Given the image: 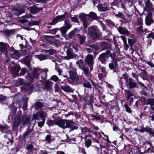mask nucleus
I'll return each instance as SVG.
<instances>
[{
    "instance_id": "nucleus-1",
    "label": "nucleus",
    "mask_w": 154,
    "mask_h": 154,
    "mask_svg": "<svg viewBox=\"0 0 154 154\" xmlns=\"http://www.w3.org/2000/svg\"><path fill=\"white\" fill-rule=\"evenodd\" d=\"M87 35L92 40H96L101 36L99 30L96 26H92L88 28Z\"/></svg>"
},
{
    "instance_id": "nucleus-2",
    "label": "nucleus",
    "mask_w": 154,
    "mask_h": 154,
    "mask_svg": "<svg viewBox=\"0 0 154 154\" xmlns=\"http://www.w3.org/2000/svg\"><path fill=\"white\" fill-rule=\"evenodd\" d=\"M30 119L29 117L26 116H24L21 119L19 117H16L14 120L12 128L16 129L18 127L20 123H22V125L26 124L29 122Z\"/></svg>"
},
{
    "instance_id": "nucleus-3",
    "label": "nucleus",
    "mask_w": 154,
    "mask_h": 154,
    "mask_svg": "<svg viewBox=\"0 0 154 154\" xmlns=\"http://www.w3.org/2000/svg\"><path fill=\"white\" fill-rule=\"evenodd\" d=\"M41 70L39 69H35L33 71V76H32L29 74H28L25 76L27 81L30 82V84L35 78L37 79H40L39 76Z\"/></svg>"
},
{
    "instance_id": "nucleus-4",
    "label": "nucleus",
    "mask_w": 154,
    "mask_h": 154,
    "mask_svg": "<svg viewBox=\"0 0 154 154\" xmlns=\"http://www.w3.org/2000/svg\"><path fill=\"white\" fill-rule=\"evenodd\" d=\"M76 63L79 66V68L82 69L83 71V73L87 77L89 75V69L86 66L83 65V61L80 59L76 62Z\"/></svg>"
},
{
    "instance_id": "nucleus-5",
    "label": "nucleus",
    "mask_w": 154,
    "mask_h": 154,
    "mask_svg": "<svg viewBox=\"0 0 154 154\" xmlns=\"http://www.w3.org/2000/svg\"><path fill=\"white\" fill-rule=\"evenodd\" d=\"M110 53V51L108 50L106 52L103 53L99 55L98 59L101 63L105 64L108 58V54Z\"/></svg>"
},
{
    "instance_id": "nucleus-6",
    "label": "nucleus",
    "mask_w": 154,
    "mask_h": 154,
    "mask_svg": "<svg viewBox=\"0 0 154 154\" xmlns=\"http://www.w3.org/2000/svg\"><path fill=\"white\" fill-rule=\"evenodd\" d=\"M69 74L70 78L73 81H78L79 79V77L78 75L76 68H73L69 71Z\"/></svg>"
},
{
    "instance_id": "nucleus-7",
    "label": "nucleus",
    "mask_w": 154,
    "mask_h": 154,
    "mask_svg": "<svg viewBox=\"0 0 154 154\" xmlns=\"http://www.w3.org/2000/svg\"><path fill=\"white\" fill-rule=\"evenodd\" d=\"M85 61L89 67L91 71L93 69L94 65L93 56L92 55L88 54L85 58Z\"/></svg>"
},
{
    "instance_id": "nucleus-8",
    "label": "nucleus",
    "mask_w": 154,
    "mask_h": 154,
    "mask_svg": "<svg viewBox=\"0 0 154 154\" xmlns=\"http://www.w3.org/2000/svg\"><path fill=\"white\" fill-rule=\"evenodd\" d=\"M125 94L127 100L128 101L130 104L133 101V98L132 97L133 95V93L128 90H125Z\"/></svg>"
},
{
    "instance_id": "nucleus-9",
    "label": "nucleus",
    "mask_w": 154,
    "mask_h": 154,
    "mask_svg": "<svg viewBox=\"0 0 154 154\" xmlns=\"http://www.w3.org/2000/svg\"><path fill=\"white\" fill-rule=\"evenodd\" d=\"M152 14L150 12H149L146 17L145 23L147 25L150 26L152 23H153L154 21L152 18Z\"/></svg>"
},
{
    "instance_id": "nucleus-10",
    "label": "nucleus",
    "mask_w": 154,
    "mask_h": 154,
    "mask_svg": "<svg viewBox=\"0 0 154 154\" xmlns=\"http://www.w3.org/2000/svg\"><path fill=\"white\" fill-rule=\"evenodd\" d=\"M55 125H57L60 127L63 128H65V121L61 119L60 118L57 117L55 119Z\"/></svg>"
},
{
    "instance_id": "nucleus-11",
    "label": "nucleus",
    "mask_w": 154,
    "mask_h": 154,
    "mask_svg": "<svg viewBox=\"0 0 154 154\" xmlns=\"http://www.w3.org/2000/svg\"><path fill=\"white\" fill-rule=\"evenodd\" d=\"M48 71V70L47 68L45 69L42 71H41L40 76L42 80H40V81L43 82L44 80H45L47 75V72Z\"/></svg>"
},
{
    "instance_id": "nucleus-12",
    "label": "nucleus",
    "mask_w": 154,
    "mask_h": 154,
    "mask_svg": "<svg viewBox=\"0 0 154 154\" xmlns=\"http://www.w3.org/2000/svg\"><path fill=\"white\" fill-rule=\"evenodd\" d=\"M0 51L1 54H5L7 52L6 45L2 42H0Z\"/></svg>"
},
{
    "instance_id": "nucleus-13",
    "label": "nucleus",
    "mask_w": 154,
    "mask_h": 154,
    "mask_svg": "<svg viewBox=\"0 0 154 154\" xmlns=\"http://www.w3.org/2000/svg\"><path fill=\"white\" fill-rule=\"evenodd\" d=\"M118 31L121 34H124L127 36L130 35V32L127 30L122 27H120L118 29Z\"/></svg>"
},
{
    "instance_id": "nucleus-14",
    "label": "nucleus",
    "mask_w": 154,
    "mask_h": 154,
    "mask_svg": "<svg viewBox=\"0 0 154 154\" xmlns=\"http://www.w3.org/2000/svg\"><path fill=\"white\" fill-rule=\"evenodd\" d=\"M144 145H147L149 146V147L148 148L146 151L144 152H148L150 150H151V152H153L154 150V147L152 145L151 143L148 142H146L144 143Z\"/></svg>"
},
{
    "instance_id": "nucleus-15",
    "label": "nucleus",
    "mask_w": 154,
    "mask_h": 154,
    "mask_svg": "<svg viewBox=\"0 0 154 154\" xmlns=\"http://www.w3.org/2000/svg\"><path fill=\"white\" fill-rule=\"evenodd\" d=\"M106 5V6L104 7L103 6L102 4H99L97 5V7L99 11H105L109 10V8L107 6V5L106 4V5Z\"/></svg>"
},
{
    "instance_id": "nucleus-16",
    "label": "nucleus",
    "mask_w": 154,
    "mask_h": 154,
    "mask_svg": "<svg viewBox=\"0 0 154 154\" xmlns=\"http://www.w3.org/2000/svg\"><path fill=\"white\" fill-rule=\"evenodd\" d=\"M78 41L79 43L82 45L85 42L86 39V37L85 36H83L79 34L78 35Z\"/></svg>"
},
{
    "instance_id": "nucleus-17",
    "label": "nucleus",
    "mask_w": 154,
    "mask_h": 154,
    "mask_svg": "<svg viewBox=\"0 0 154 154\" xmlns=\"http://www.w3.org/2000/svg\"><path fill=\"white\" fill-rule=\"evenodd\" d=\"M118 66L117 61H112V63H109V67L110 69H114L116 68Z\"/></svg>"
},
{
    "instance_id": "nucleus-18",
    "label": "nucleus",
    "mask_w": 154,
    "mask_h": 154,
    "mask_svg": "<svg viewBox=\"0 0 154 154\" xmlns=\"http://www.w3.org/2000/svg\"><path fill=\"white\" fill-rule=\"evenodd\" d=\"M35 56L36 58L38 59L40 61L47 60L48 59V55H44L42 54L39 55H36Z\"/></svg>"
},
{
    "instance_id": "nucleus-19",
    "label": "nucleus",
    "mask_w": 154,
    "mask_h": 154,
    "mask_svg": "<svg viewBox=\"0 0 154 154\" xmlns=\"http://www.w3.org/2000/svg\"><path fill=\"white\" fill-rule=\"evenodd\" d=\"M61 88L66 92H73L72 89L69 86L67 85L63 86L61 87Z\"/></svg>"
},
{
    "instance_id": "nucleus-20",
    "label": "nucleus",
    "mask_w": 154,
    "mask_h": 154,
    "mask_svg": "<svg viewBox=\"0 0 154 154\" xmlns=\"http://www.w3.org/2000/svg\"><path fill=\"white\" fill-rule=\"evenodd\" d=\"M101 46L103 49H110L111 48V45L106 42H103L101 44Z\"/></svg>"
},
{
    "instance_id": "nucleus-21",
    "label": "nucleus",
    "mask_w": 154,
    "mask_h": 154,
    "mask_svg": "<svg viewBox=\"0 0 154 154\" xmlns=\"http://www.w3.org/2000/svg\"><path fill=\"white\" fill-rule=\"evenodd\" d=\"M42 8H38L36 7H32L31 8V11L32 14H35L38 13L39 11H41Z\"/></svg>"
},
{
    "instance_id": "nucleus-22",
    "label": "nucleus",
    "mask_w": 154,
    "mask_h": 154,
    "mask_svg": "<svg viewBox=\"0 0 154 154\" xmlns=\"http://www.w3.org/2000/svg\"><path fill=\"white\" fill-rule=\"evenodd\" d=\"M20 69V66H18L13 67L11 69L12 72L14 75H17L18 74Z\"/></svg>"
},
{
    "instance_id": "nucleus-23",
    "label": "nucleus",
    "mask_w": 154,
    "mask_h": 154,
    "mask_svg": "<svg viewBox=\"0 0 154 154\" xmlns=\"http://www.w3.org/2000/svg\"><path fill=\"white\" fill-rule=\"evenodd\" d=\"M88 46L91 48L93 52H96L99 49V47L97 45H88Z\"/></svg>"
},
{
    "instance_id": "nucleus-24",
    "label": "nucleus",
    "mask_w": 154,
    "mask_h": 154,
    "mask_svg": "<svg viewBox=\"0 0 154 154\" xmlns=\"http://www.w3.org/2000/svg\"><path fill=\"white\" fill-rule=\"evenodd\" d=\"M32 132V130L28 128L26 132L23 134V136L24 139L28 137L29 135Z\"/></svg>"
},
{
    "instance_id": "nucleus-25",
    "label": "nucleus",
    "mask_w": 154,
    "mask_h": 154,
    "mask_svg": "<svg viewBox=\"0 0 154 154\" xmlns=\"http://www.w3.org/2000/svg\"><path fill=\"white\" fill-rule=\"evenodd\" d=\"M78 29H74L73 30L71 31L68 35V37L70 38H72L75 35V33L77 32Z\"/></svg>"
},
{
    "instance_id": "nucleus-26",
    "label": "nucleus",
    "mask_w": 154,
    "mask_h": 154,
    "mask_svg": "<svg viewBox=\"0 0 154 154\" xmlns=\"http://www.w3.org/2000/svg\"><path fill=\"white\" fill-rule=\"evenodd\" d=\"M20 55L18 51H15L11 54V57L13 58L17 59L20 57Z\"/></svg>"
},
{
    "instance_id": "nucleus-27",
    "label": "nucleus",
    "mask_w": 154,
    "mask_h": 154,
    "mask_svg": "<svg viewBox=\"0 0 154 154\" xmlns=\"http://www.w3.org/2000/svg\"><path fill=\"white\" fill-rule=\"evenodd\" d=\"M51 45H54L56 47H57L59 45L60 43L59 42L57 39H53L50 43Z\"/></svg>"
},
{
    "instance_id": "nucleus-28",
    "label": "nucleus",
    "mask_w": 154,
    "mask_h": 154,
    "mask_svg": "<svg viewBox=\"0 0 154 154\" xmlns=\"http://www.w3.org/2000/svg\"><path fill=\"white\" fill-rule=\"evenodd\" d=\"M129 85L130 88H133L135 87L137 85L136 84L132 82L131 79L129 80L128 82H127Z\"/></svg>"
},
{
    "instance_id": "nucleus-29",
    "label": "nucleus",
    "mask_w": 154,
    "mask_h": 154,
    "mask_svg": "<svg viewBox=\"0 0 154 154\" xmlns=\"http://www.w3.org/2000/svg\"><path fill=\"white\" fill-rule=\"evenodd\" d=\"M43 37L45 39L47 40L50 43H51V41L54 38V37L53 36H51L44 35Z\"/></svg>"
},
{
    "instance_id": "nucleus-30",
    "label": "nucleus",
    "mask_w": 154,
    "mask_h": 154,
    "mask_svg": "<svg viewBox=\"0 0 154 154\" xmlns=\"http://www.w3.org/2000/svg\"><path fill=\"white\" fill-rule=\"evenodd\" d=\"M44 51L50 55H52L56 53V51L54 49L44 50Z\"/></svg>"
},
{
    "instance_id": "nucleus-31",
    "label": "nucleus",
    "mask_w": 154,
    "mask_h": 154,
    "mask_svg": "<svg viewBox=\"0 0 154 154\" xmlns=\"http://www.w3.org/2000/svg\"><path fill=\"white\" fill-rule=\"evenodd\" d=\"M128 43L129 45L132 47V46L133 45V44H134V43H135L137 41L136 40V39L134 38L133 39H130L128 38Z\"/></svg>"
},
{
    "instance_id": "nucleus-32",
    "label": "nucleus",
    "mask_w": 154,
    "mask_h": 154,
    "mask_svg": "<svg viewBox=\"0 0 154 154\" xmlns=\"http://www.w3.org/2000/svg\"><path fill=\"white\" fill-rule=\"evenodd\" d=\"M65 121L66 123V125L65 126V128L67 127L70 128L72 125L73 122L72 121L66 120Z\"/></svg>"
},
{
    "instance_id": "nucleus-33",
    "label": "nucleus",
    "mask_w": 154,
    "mask_h": 154,
    "mask_svg": "<svg viewBox=\"0 0 154 154\" xmlns=\"http://www.w3.org/2000/svg\"><path fill=\"white\" fill-rule=\"evenodd\" d=\"M54 115H53L52 117L54 119V121L50 120L48 121L47 123L49 126H53L54 125H55V119H54Z\"/></svg>"
},
{
    "instance_id": "nucleus-34",
    "label": "nucleus",
    "mask_w": 154,
    "mask_h": 154,
    "mask_svg": "<svg viewBox=\"0 0 154 154\" xmlns=\"http://www.w3.org/2000/svg\"><path fill=\"white\" fill-rule=\"evenodd\" d=\"M144 132H147L151 134H152L153 133L152 129L150 128L146 127L144 128Z\"/></svg>"
},
{
    "instance_id": "nucleus-35",
    "label": "nucleus",
    "mask_w": 154,
    "mask_h": 154,
    "mask_svg": "<svg viewBox=\"0 0 154 154\" xmlns=\"http://www.w3.org/2000/svg\"><path fill=\"white\" fill-rule=\"evenodd\" d=\"M43 106L42 103L41 102H37L35 103V107L36 109H38L41 108Z\"/></svg>"
},
{
    "instance_id": "nucleus-36",
    "label": "nucleus",
    "mask_w": 154,
    "mask_h": 154,
    "mask_svg": "<svg viewBox=\"0 0 154 154\" xmlns=\"http://www.w3.org/2000/svg\"><path fill=\"white\" fill-rule=\"evenodd\" d=\"M89 17L91 18L94 19H97V17L96 14L94 12H91L89 13Z\"/></svg>"
},
{
    "instance_id": "nucleus-37",
    "label": "nucleus",
    "mask_w": 154,
    "mask_h": 154,
    "mask_svg": "<svg viewBox=\"0 0 154 154\" xmlns=\"http://www.w3.org/2000/svg\"><path fill=\"white\" fill-rule=\"evenodd\" d=\"M60 29L61 33L64 35H65L66 33L68 30V29L66 28V27L64 26L62 27Z\"/></svg>"
},
{
    "instance_id": "nucleus-38",
    "label": "nucleus",
    "mask_w": 154,
    "mask_h": 154,
    "mask_svg": "<svg viewBox=\"0 0 154 154\" xmlns=\"http://www.w3.org/2000/svg\"><path fill=\"white\" fill-rule=\"evenodd\" d=\"M79 17L82 22L86 20L85 18V15L84 13L80 14L79 16Z\"/></svg>"
},
{
    "instance_id": "nucleus-39",
    "label": "nucleus",
    "mask_w": 154,
    "mask_h": 154,
    "mask_svg": "<svg viewBox=\"0 0 154 154\" xmlns=\"http://www.w3.org/2000/svg\"><path fill=\"white\" fill-rule=\"evenodd\" d=\"M52 85V83L50 82H46L45 85V88L46 89L50 88Z\"/></svg>"
},
{
    "instance_id": "nucleus-40",
    "label": "nucleus",
    "mask_w": 154,
    "mask_h": 154,
    "mask_svg": "<svg viewBox=\"0 0 154 154\" xmlns=\"http://www.w3.org/2000/svg\"><path fill=\"white\" fill-rule=\"evenodd\" d=\"M21 62L24 63L25 65L27 66H29L30 63V61L26 59H21L20 60Z\"/></svg>"
},
{
    "instance_id": "nucleus-41",
    "label": "nucleus",
    "mask_w": 154,
    "mask_h": 154,
    "mask_svg": "<svg viewBox=\"0 0 154 154\" xmlns=\"http://www.w3.org/2000/svg\"><path fill=\"white\" fill-rule=\"evenodd\" d=\"M136 31L138 34H140L143 32V27L142 26H140L136 28Z\"/></svg>"
},
{
    "instance_id": "nucleus-42",
    "label": "nucleus",
    "mask_w": 154,
    "mask_h": 154,
    "mask_svg": "<svg viewBox=\"0 0 154 154\" xmlns=\"http://www.w3.org/2000/svg\"><path fill=\"white\" fill-rule=\"evenodd\" d=\"M56 17L59 21H62L65 18V14L61 15L58 16Z\"/></svg>"
},
{
    "instance_id": "nucleus-43",
    "label": "nucleus",
    "mask_w": 154,
    "mask_h": 154,
    "mask_svg": "<svg viewBox=\"0 0 154 154\" xmlns=\"http://www.w3.org/2000/svg\"><path fill=\"white\" fill-rule=\"evenodd\" d=\"M109 54H110V56L112 59V60L117 61L116 59V55L115 52H113L112 53H111L110 52V53Z\"/></svg>"
},
{
    "instance_id": "nucleus-44",
    "label": "nucleus",
    "mask_w": 154,
    "mask_h": 154,
    "mask_svg": "<svg viewBox=\"0 0 154 154\" xmlns=\"http://www.w3.org/2000/svg\"><path fill=\"white\" fill-rule=\"evenodd\" d=\"M99 72H101V73L103 74L104 75L105 74L106 75L107 72L106 70V68L105 67H102L100 68L99 70H98Z\"/></svg>"
},
{
    "instance_id": "nucleus-45",
    "label": "nucleus",
    "mask_w": 154,
    "mask_h": 154,
    "mask_svg": "<svg viewBox=\"0 0 154 154\" xmlns=\"http://www.w3.org/2000/svg\"><path fill=\"white\" fill-rule=\"evenodd\" d=\"M92 141L91 140H86L85 142V146L88 148L91 145Z\"/></svg>"
},
{
    "instance_id": "nucleus-46",
    "label": "nucleus",
    "mask_w": 154,
    "mask_h": 154,
    "mask_svg": "<svg viewBox=\"0 0 154 154\" xmlns=\"http://www.w3.org/2000/svg\"><path fill=\"white\" fill-rule=\"evenodd\" d=\"M147 104H149L152 106L154 105V99H149L147 100Z\"/></svg>"
},
{
    "instance_id": "nucleus-47",
    "label": "nucleus",
    "mask_w": 154,
    "mask_h": 154,
    "mask_svg": "<svg viewBox=\"0 0 154 154\" xmlns=\"http://www.w3.org/2000/svg\"><path fill=\"white\" fill-rule=\"evenodd\" d=\"M136 23L137 25L140 26H142L143 24L142 19L140 18H138Z\"/></svg>"
},
{
    "instance_id": "nucleus-48",
    "label": "nucleus",
    "mask_w": 154,
    "mask_h": 154,
    "mask_svg": "<svg viewBox=\"0 0 154 154\" xmlns=\"http://www.w3.org/2000/svg\"><path fill=\"white\" fill-rule=\"evenodd\" d=\"M39 24V22L37 21H33L29 23V25L30 26H32L33 25H38Z\"/></svg>"
},
{
    "instance_id": "nucleus-49",
    "label": "nucleus",
    "mask_w": 154,
    "mask_h": 154,
    "mask_svg": "<svg viewBox=\"0 0 154 154\" xmlns=\"http://www.w3.org/2000/svg\"><path fill=\"white\" fill-rule=\"evenodd\" d=\"M149 1H146L145 2L146 10L149 9L151 7V5Z\"/></svg>"
},
{
    "instance_id": "nucleus-50",
    "label": "nucleus",
    "mask_w": 154,
    "mask_h": 154,
    "mask_svg": "<svg viewBox=\"0 0 154 154\" xmlns=\"http://www.w3.org/2000/svg\"><path fill=\"white\" fill-rule=\"evenodd\" d=\"M65 27H66V28L68 29H70L71 26V25L69 23L68 21L66 20H65Z\"/></svg>"
},
{
    "instance_id": "nucleus-51",
    "label": "nucleus",
    "mask_w": 154,
    "mask_h": 154,
    "mask_svg": "<svg viewBox=\"0 0 154 154\" xmlns=\"http://www.w3.org/2000/svg\"><path fill=\"white\" fill-rule=\"evenodd\" d=\"M39 115L41 117L44 118L46 117L47 114L45 112L41 111L39 112Z\"/></svg>"
},
{
    "instance_id": "nucleus-52",
    "label": "nucleus",
    "mask_w": 154,
    "mask_h": 154,
    "mask_svg": "<svg viewBox=\"0 0 154 154\" xmlns=\"http://www.w3.org/2000/svg\"><path fill=\"white\" fill-rule=\"evenodd\" d=\"M45 121V119H44L42 121L38 122V126L40 128H42L44 125Z\"/></svg>"
},
{
    "instance_id": "nucleus-53",
    "label": "nucleus",
    "mask_w": 154,
    "mask_h": 154,
    "mask_svg": "<svg viewBox=\"0 0 154 154\" xmlns=\"http://www.w3.org/2000/svg\"><path fill=\"white\" fill-rule=\"evenodd\" d=\"M59 20H57V17H56L52 21V22L51 23H48V24H51L52 25H54L55 24H56L58 22H59Z\"/></svg>"
},
{
    "instance_id": "nucleus-54",
    "label": "nucleus",
    "mask_w": 154,
    "mask_h": 154,
    "mask_svg": "<svg viewBox=\"0 0 154 154\" xmlns=\"http://www.w3.org/2000/svg\"><path fill=\"white\" fill-rule=\"evenodd\" d=\"M59 20H57V17H56L52 21V22L51 23H48V24H51L52 25H54L55 24H56L58 22H59Z\"/></svg>"
},
{
    "instance_id": "nucleus-55",
    "label": "nucleus",
    "mask_w": 154,
    "mask_h": 154,
    "mask_svg": "<svg viewBox=\"0 0 154 154\" xmlns=\"http://www.w3.org/2000/svg\"><path fill=\"white\" fill-rule=\"evenodd\" d=\"M83 85L85 87L88 88H90L91 86V85L90 83L89 82H85L84 83Z\"/></svg>"
},
{
    "instance_id": "nucleus-56",
    "label": "nucleus",
    "mask_w": 154,
    "mask_h": 154,
    "mask_svg": "<svg viewBox=\"0 0 154 154\" xmlns=\"http://www.w3.org/2000/svg\"><path fill=\"white\" fill-rule=\"evenodd\" d=\"M72 48L75 49L76 51H77L78 49V45L77 44L75 43H72Z\"/></svg>"
},
{
    "instance_id": "nucleus-57",
    "label": "nucleus",
    "mask_w": 154,
    "mask_h": 154,
    "mask_svg": "<svg viewBox=\"0 0 154 154\" xmlns=\"http://www.w3.org/2000/svg\"><path fill=\"white\" fill-rule=\"evenodd\" d=\"M123 79H124L125 80L126 82H128L129 80L131 79H128V76L127 75L124 74H123Z\"/></svg>"
},
{
    "instance_id": "nucleus-58",
    "label": "nucleus",
    "mask_w": 154,
    "mask_h": 154,
    "mask_svg": "<svg viewBox=\"0 0 154 154\" xmlns=\"http://www.w3.org/2000/svg\"><path fill=\"white\" fill-rule=\"evenodd\" d=\"M51 79L55 82L59 80L58 78L56 75H54L52 76Z\"/></svg>"
},
{
    "instance_id": "nucleus-59",
    "label": "nucleus",
    "mask_w": 154,
    "mask_h": 154,
    "mask_svg": "<svg viewBox=\"0 0 154 154\" xmlns=\"http://www.w3.org/2000/svg\"><path fill=\"white\" fill-rule=\"evenodd\" d=\"M116 16L117 17H119L123 20L124 19V15L121 12H119L116 15Z\"/></svg>"
},
{
    "instance_id": "nucleus-60",
    "label": "nucleus",
    "mask_w": 154,
    "mask_h": 154,
    "mask_svg": "<svg viewBox=\"0 0 154 154\" xmlns=\"http://www.w3.org/2000/svg\"><path fill=\"white\" fill-rule=\"evenodd\" d=\"M125 110L127 112L129 113H131V109L128 107L126 104H125Z\"/></svg>"
},
{
    "instance_id": "nucleus-61",
    "label": "nucleus",
    "mask_w": 154,
    "mask_h": 154,
    "mask_svg": "<svg viewBox=\"0 0 154 154\" xmlns=\"http://www.w3.org/2000/svg\"><path fill=\"white\" fill-rule=\"evenodd\" d=\"M106 75L105 74L104 75L102 73H100L98 75V76L99 79H102L103 78L105 77Z\"/></svg>"
},
{
    "instance_id": "nucleus-62",
    "label": "nucleus",
    "mask_w": 154,
    "mask_h": 154,
    "mask_svg": "<svg viewBox=\"0 0 154 154\" xmlns=\"http://www.w3.org/2000/svg\"><path fill=\"white\" fill-rule=\"evenodd\" d=\"M71 19L72 21L73 22H78V19L76 16H74L73 17H71Z\"/></svg>"
},
{
    "instance_id": "nucleus-63",
    "label": "nucleus",
    "mask_w": 154,
    "mask_h": 154,
    "mask_svg": "<svg viewBox=\"0 0 154 154\" xmlns=\"http://www.w3.org/2000/svg\"><path fill=\"white\" fill-rule=\"evenodd\" d=\"M51 136L49 135H47L45 137V140L48 142V143L50 142L51 141Z\"/></svg>"
},
{
    "instance_id": "nucleus-64",
    "label": "nucleus",
    "mask_w": 154,
    "mask_h": 154,
    "mask_svg": "<svg viewBox=\"0 0 154 154\" xmlns=\"http://www.w3.org/2000/svg\"><path fill=\"white\" fill-rule=\"evenodd\" d=\"M82 22L83 23L84 27L85 28H86L89 24V23H87L86 20L83 21Z\"/></svg>"
}]
</instances>
